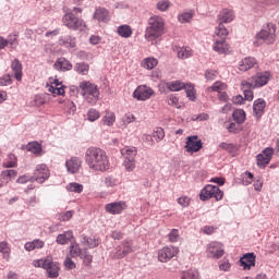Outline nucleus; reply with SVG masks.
Instances as JSON below:
<instances>
[{"instance_id":"1","label":"nucleus","mask_w":279,"mask_h":279,"mask_svg":"<svg viewBox=\"0 0 279 279\" xmlns=\"http://www.w3.org/2000/svg\"><path fill=\"white\" fill-rule=\"evenodd\" d=\"M85 162L93 171H108L110 161L101 148L89 147L85 153Z\"/></svg>"},{"instance_id":"2","label":"nucleus","mask_w":279,"mask_h":279,"mask_svg":"<svg viewBox=\"0 0 279 279\" xmlns=\"http://www.w3.org/2000/svg\"><path fill=\"white\" fill-rule=\"evenodd\" d=\"M165 34V20L161 16L153 15L148 19V26L145 31V39L148 43H154Z\"/></svg>"},{"instance_id":"3","label":"nucleus","mask_w":279,"mask_h":279,"mask_svg":"<svg viewBox=\"0 0 279 279\" xmlns=\"http://www.w3.org/2000/svg\"><path fill=\"white\" fill-rule=\"evenodd\" d=\"M78 14H82V8H73V10L68 11L63 17L62 23L68 29H72L73 32H82L84 27H86V24L84 23V20L80 19L77 16Z\"/></svg>"},{"instance_id":"4","label":"nucleus","mask_w":279,"mask_h":279,"mask_svg":"<svg viewBox=\"0 0 279 279\" xmlns=\"http://www.w3.org/2000/svg\"><path fill=\"white\" fill-rule=\"evenodd\" d=\"M80 88L82 89V95L87 104H97V99H99V89H97L95 84L90 82H82L80 83Z\"/></svg>"},{"instance_id":"5","label":"nucleus","mask_w":279,"mask_h":279,"mask_svg":"<svg viewBox=\"0 0 279 279\" xmlns=\"http://www.w3.org/2000/svg\"><path fill=\"white\" fill-rule=\"evenodd\" d=\"M271 77V74L269 72H259L248 80L243 81V86L246 88H263V86H266L268 84L269 78Z\"/></svg>"},{"instance_id":"6","label":"nucleus","mask_w":279,"mask_h":279,"mask_svg":"<svg viewBox=\"0 0 279 279\" xmlns=\"http://www.w3.org/2000/svg\"><path fill=\"white\" fill-rule=\"evenodd\" d=\"M276 24L267 23L256 34L257 40H264L266 45H274L276 43Z\"/></svg>"},{"instance_id":"7","label":"nucleus","mask_w":279,"mask_h":279,"mask_svg":"<svg viewBox=\"0 0 279 279\" xmlns=\"http://www.w3.org/2000/svg\"><path fill=\"white\" fill-rule=\"evenodd\" d=\"M216 199V202H221L223 199V191L219 186L207 184L199 193V199L202 202H207V199Z\"/></svg>"},{"instance_id":"8","label":"nucleus","mask_w":279,"mask_h":279,"mask_svg":"<svg viewBox=\"0 0 279 279\" xmlns=\"http://www.w3.org/2000/svg\"><path fill=\"white\" fill-rule=\"evenodd\" d=\"M154 95V89L147 85H140L133 92L134 99H137V101H147V99H151V96Z\"/></svg>"},{"instance_id":"9","label":"nucleus","mask_w":279,"mask_h":279,"mask_svg":"<svg viewBox=\"0 0 279 279\" xmlns=\"http://www.w3.org/2000/svg\"><path fill=\"white\" fill-rule=\"evenodd\" d=\"M226 254L223 245L220 242H211L207 245V257L219 259Z\"/></svg>"},{"instance_id":"10","label":"nucleus","mask_w":279,"mask_h":279,"mask_svg":"<svg viewBox=\"0 0 279 279\" xmlns=\"http://www.w3.org/2000/svg\"><path fill=\"white\" fill-rule=\"evenodd\" d=\"M178 252H180V248L175 246H166L158 252V260L160 263H169L171 258L178 255Z\"/></svg>"},{"instance_id":"11","label":"nucleus","mask_w":279,"mask_h":279,"mask_svg":"<svg viewBox=\"0 0 279 279\" xmlns=\"http://www.w3.org/2000/svg\"><path fill=\"white\" fill-rule=\"evenodd\" d=\"M49 168L47 165L41 163L36 166L33 179L35 182H38V184H43L46 180H49Z\"/></svg>"},{"instance_id":"12","label":"nucleus","mask_w":279,"mask_h":279,"mask_svg":"<svg viewBox=\"0 0 279 279\" xmlns=\"http://www.w3.org/2000/svg\"><path fill=\"white\" fill-rule=\"evenodd\" d=\"M274 156V148L267 147L263 150L262 154L256 156L257 167L265 169L269 162H271V158Z\"/></svg>"},{"instance_id":"13","label":"nucleus","mask_w":279,"mask_h":279,"mask_svg":"<svg viewBox=\"0 0 279 279\" xmlns=\"http://www.w3.org/2000/svg\"><path fill=\"white\" fill-rule=\"evenodd\" d=\"M125 208H128V204L124 201L109 203L105 206V210L109 215H121Z\"/></svg>"},{"instance_id":"14","label":"nucleus","mask_w":279,"mask_h":279,"mask_svg":"<svg viewBox=\"0 0 279 279\" xmlns=\"http://www.w3.org/2000/svg\"><path fill=\"white\" fill-rule=\"evenodd\" d=\"M203 145L202 140H197V135H192L186 140L185 149L187 154H195L202 149Z\"/></svg>"},{"instance_id":"15","label":"nucleus","mask_w":279,"mask_h":279,"mask_svg":"<svg viewBox=\"0 0 279 279\" xmlns=\"http://www.w3.org/2000/svg\"><path fill=\"white\" fill-rule=\"evenodd\" d=\"M65 167L68 173L75 174L82 169V158L80 157H71L65 161Z\"/></svg>"},{"instance_id":"16","label":"nucleus","mask_w":279,"mask_h":279,"mask_svg":"<svg viewBox=\"0 0 279 279\" xmlns=\"http://www.w3.org/2000/svg\"><path fill=\"white\" fill-rule=\"evenodd\" d=\"M265 108H267V102L263 98H258L254 100L253 104V117L255 119H262L263 114H265Z\"/></svg>"},{"instance_id":"17","label":"nucleus","mask_w":279,"mask_h":279,"mask_svg":"<svg viewBox=\"0 0 279 279\" xmlns=\"http://www.w3.org/2000/svg\"><path fill=\"white\" fill-rule=\"evenodd\" d=\"M44 269L47 271L48 278H58L60 276V264L58 262L47 258Z\"/></svg>"},{"instance_id":"18","label":"nucleus","mask_w":279,"mask_h":279,"mask_svg":"<svg viewBox=\"0 0 279 279\" xmlns=\"http://www.w3.org/2000/svg\"><path fill=\"white\" fill-rule=\"evenodd\" d=\"M234 19L235 15L232 9H222L217 15V23H232Z\"/></svg>"},{"instance_id":"19","label":"nucleus","mask_w":279,"mask_h":279,"mask_svg":"<svg viewBox=\"0 0 279 279\" xmlns=\"http://www.w3.org/2000/svg\"><path fill=\"white\" fill-rule=\"evenodd\" d=\"M258 65V61L254 57H246L239 62V71H250Z\"/></svg>"},{"instance_id":"20","label":"nucleus","mask_w":279,"mask_h":279,"mask_svg":"<svg viewBox=\"0 0 279 279\" xmlns=\"http://www.w3.org/2000/svg\"><path fill=\"white\" fill-rule=\"evenodd\" d=\"M240 265L243 269H252L256 266V255L254 253H247L242 258H240Z\"/></svg>"},{"instance_id":"21","label":"nucleus","mask_w":279,"mask_h":279,"mask_svg":"<svg viewBox=\"0 0 279 279\" xmlns=\"http://www.w3.org/2000/svg\"><path fill=\"white\" fill-rule=\"evenodd\" d=\"M53 69H56V71L66 72L73 69V64L71 63V61L66 60V58L61 57L54 62Z\"/></svg>"},{"instance_id":"22","label":"nucleus","mask_w":279,"mask_h":279,"mask_svg":"<svg viewBox=\"0 0 279 279\" xmlns=\"http://www.w3.org/2000/svg\"><path fill=\"white\" fill-rule=\"evenodd\" d=\"M213 49L217 53L226 54L230 52V45L228 41H226V39H218L214 43Z\"/></svg>"},{"instance_id":"23","label":"nucleus","mask_w":279,"mask_h":279,"mask_svg":"<svg viewBox=\"0 0 279 279\" xmlns=\"http://www.w3.org/2000/svg\"><path fill=\"white\" fill-rule=\"evenodd\" d=\"M131 252H132V246L130 245V243H125L116 248V252L113 253V258H117V259L125 258V256H128V254H130Z\"/></svg>"},{"instance_id":"24","label":"nucleus","mask_w":279,"mask_h":279,"mask_svg":"<svg viewBox=\"0 0 279 279\" xmlns=\"http://www.w3.org/2000/svg\"><path fill=\"white\" fill-rule=\"evenodd\" d=\"M59 45L62 47H66V49H75L77 45V39L71 35L61 36L59 38Z\"/></svg>"},{"instance_id":"25","label":"nucleus","mask_w":279,"mask_h":279,"mask_svg":"<svg viewBox=\"0 0 279 279\" xmlns=\"http://www.w3.org/2000/svg\"><path fill=\"white\" fill-rule=\"evenodd\" d=\"M11 69L14 73V77L17 82H21L23 80V64L19 59H14L11 62Z\"/></svg>"},{"instance_id":"26","label":"nucleus","mask_w":279,"mask_h":279,"mask_svg":"<svg viewBox=\"0 0 279 279\" xmlns=\"http://www.w3.org/2000/svg\"><path fill=\"white\" fill-rule=\"evenodd\" d=\"M124 159H136L138 150L134 146H125L120 150Z\"/></svg>"},{"instance_id":"27","label":"nucleus","mask_w":279,"mask_h":279,"mask_svg":"<svg viewBox=\"0 0 279 279\" xmlns=\"http://www.w3.org/2000/svg\"><path fill=\"white\" fill-rule=\"evenodd\" d=\"M117 121V116L112 111H106L102 117L100 123L101 125H107L108 128H112Z\"/></svg>"},{"instance_id":"28","label":"nucleus","mask_w":279,"mask_h":279,"mask_svg":"<svg viewBox=\"0 0 279 279\" xmlns=\"http://www.w3.org/2000/svg\"><path fill=\"white\" fill-rule=\"evenodd\" d=\"M177 54L179 60H189V58H193V49L191 47H178Z\"/></svg>"},{"instance_id":"29","label":"nucleus","mask_w":279,"mask_h":279,"mask_svg":"<svg viewBox=\"0 0 279 279\" xmlns=\"http://www.w3.org/2000/svg\"><path fill=\"white\" fill-rule=\"evenodd\" d=\"M185 83L181 81H171L166 83V88L171 93H180V90H184Z\"/></svg>"},{"instance_id":"30","label":"nucleus","mask_w":279,"mask_h":279,"mask_svg":"<svg viewBox=\"0 0 279 279\" xmlns=\"http://www.w3.org/2000/svg\"><path fill=\"white\" fill-rule=\"evenodd\" d=\"M71 239H73V231H64L57 235L56 242L58 245H69Z\"/></svg>"},{"instance_id":"31","label":"nucleus","mask_w":279,"mask_h":279,"mask_svg":"<svg viewBox=\"0 0 279 279\" xmlns=\"http://www.w3.org/2000/svg\"><path fill=\"white\" fill-rule=\"evenodd\" d=\"M81 243L84 245V247H89V250H93L99 245V240L82 235Z\"/></svg>"},{"instance_id":"32","label":"nucleus","mask_w":279,"mask_h":279,"mask_svg":"<svg viewBox=\"0 0 279 279\" xmlns=\"http://www.w3.org/2000/svg\"><path fill=\"white\" fill-rule=\"evenodd\" d=\"M118 35L121 36V38H131L132 37V27L128 24L120 25L117 29Z\"/></svg>"},{"instance_id":"33","label":"nucleus","mask_w":279,"mask_h":279,"mask_svg":"<svg viewBox=\"0 0 279 279\" xmlns=\"http://www.w3.org/2000/svg\"><path fill=\"white\" fill-rule=\"evenodd\" d=\"M215 34L218 36V38L226 40V38H228L230 32L228 31L226 25H223L222 23H218V25L215 28Z\"/></svg>"},{"instance_id":"34","label":"nucleus","mask_w":279,"mask_h":279,"mask_svg":"<svg viewBox=\"0 0 279 279\" xmlns=\"http://www.w3.org/2000/svg\"><path fill=\"white\" fill-rule=\"evenodd\" d=\"M94 19H96V21H102V23L108 22V10H106L105 8L96 9L94 13Z\"/></svg>"},{"instance_id":"35","label":"nucleus","mask_w":279,"mask_h":279,"mask_svg":"<svg viewBox=\"0 0 279 279\" xmlns=\"http://www.w3.org/2000/svg\"><path fill=\"white\" fill-rule=\"evenodd\" d=\"M74 71L80 75H88V71H90V66L88 63L78 62L74 65Z\"/></svg>"},{"instance_id":"36","label":"nucleus","mask_w":279,"mask_h":279,"mask_svg":"<svg viewBox=\"0 0 279 279\" xmlns=\"http://www.w3.org/2000/svg\"><path fill=\"white\" fill-rule=\"evenodd\" d=\"M82 254H84V251H82V248H80V244H77L76 242H71L70 256L72 258H77V256L81 257Z\"/></svg>"},{"instance_id":"37","label":"nucleus","mask_w":279,"mask_h":279,"mask_svg":"<svg viewBox=\"0 0 279 279\" xmlns=\"http://www.w3.org/2000/svg\"><path fill=\"white\" fill-rule=\"evenodd\" d=\"M232 117L238 125L245 123V111L243 109L234 110Z\"/></svg>"},{"instance_id":"38","label":"nucleus","mask_w":279,"mask_h":279,"mask_svg":"<svg viewBox=\"0 0 279 279\" xmlns=\"http://www.w3.org/2000/svg\"><path fill=\"white\" fill-rule=\"evenodd\" d=\"M66 191L70 193H82V191H84V185L77 182H72L66 185Z\"/></svg>"},{"instance_id":"39","label":"nucleus","mask_w":279,"mask_h":279,"mask_svg":"<svg viewBox=\"0 0 279 279\" xmlns=\"http://www.w3.org/2000/svg\"><path fill=\"white\" fill-rule=\"evenodd\" d=\"M255 87H245L243 85V81L241 82V89L244 93V98L246 99V101H252L254 99V90Z\"/></svg>"},{"instance_id":"40","label":"nucleus","mask_w":279,"mask_h":279,"mask_svg":"<svg viewBox=\"0 0 279 279\" xmlns=\"http://www.w3.org/2000/svg\"><path fill=\"white\" fill-rule=\"evenodd\" d=\"M181 279H199V272L195 269L185 270L181 274Z\"/></svg>"},{"instance_id":"41","label":"nucleus","mask_w":279,"mask_h":279,"mask_svg":"<svg viewBox=\"0 0 279 279\" xmlns=\"http://www.w3.org/2000/svg\"><path fill=\"white\" fill-rule=\"evenodd\" d=\"M16 165V155L9 154L7 161L3 162L4 169H13Z\"/></svg>"},{"instance_id":"42","label":"nucleus","mask_w":279,"mask_h":279,"mask_svg":"<svg viewBox=\"0 0 279 279\" xmlns=\"http://www.w3.org/2000/svg\"><path fill=\"white\" fill-rule=\"evenodd\" d=\"M208 93H221V90H226V85L222 82H215L213 86L207 88Z\"/></svg>"},{"instance_id":"43","label":"nucleus","mask_w":279,"mask_h":279,"mask_svg":"<svg viewBox=\"0 0 279 279\" xmlns=\"http://www.w3.org/2000/svg\"><path fill=\"white\" fill-rule=\"evenodd\" d=\"M27 151L38 155L43 151V146L38 142H32L27 145Z\"/></svg>"},{"instance_id":"44","label":"nucleus","mask_w":279,"mask_h":279,"mask_svg":"<svg viewBox=\"0 0 279 279\" xmlns=\"http://www.w3.org/2000/svg\"><path fill=\"white\" fill-rule=\"evenodd\" d=\"M157 65H158V60L151 57L146 58L143 63L144 69H147L148 71H151V69H154Z\"/></svg>"},{"instance_id":"45","label":"nucleus","mask_w":279,"mask_h":279,"mask_svg":"<svg viewBox=\"0 0 279 279\" xmlns=\"http://www.w3.org/2000/svg\"><path fill=\"white\" fill-rule=\"evenodd\" d=\"M123 167L129 173L136 169V159H124Z\"/></svg>"},{"instance_id":"46","label":"nucleus","mask_w":279,"mask_h":279,"mask_svg":"<svg viewBox=\"0 0 279 279\" xmlns=\"http://www.w3.org/2000/svg\"><path fill=\"white\" fill-rule=\"evenodd\" d=\"M80 258L83 260L86 267H90V265L93 264V255H90V253H88V251L86 250H83V253L80 256Z\"/></svg>"},{"instance_id":"47","label":"nucleus","mask_w":279,"mask_h":279,"mask_svg":"<svg viewBox=\"0 0 279 279\" xmlns=\"http://www.w3.org/2000/svg\"><path fill=\"white\" fill-rule=\"evenodd\" d=\"M0 253L3 254V258L10 260V246H8V242H0Z\"/></svg>"},{"instance_id":"48","label":"nucleus","mask_w":279,"mask_h":279,"mask_svg":"<svg viewBox=\"0 0 279 279\" xmlns=\"http://www.w3.org/2000/svg\"><path fill=\"white\" fill-rule=\"evenodd\" d=\"M99 117V111H97L96 109L92 108L87 111V121H89L90 123H95V121H97Z\"/></svg>"},{"instance_id":"49","label":"nucleus","mask_w":279,"mask_h":279,"mask_svg":"<svg viewBox=\"0 0 279 279\" xmlns=\"http://www.w3.org/2000/svg\"><path fill=\"white\" fill-rule=\"evenodd\" d=\"M170 243H178L180 241V231L178 229H172L168 234Z\"/></svg>"},{"instance_id":"50","label":"nucleus","mask_w":279,"mask_h":279,"mask_svg":"<svg viewBox=\"0 0 279 279\" xmlns=\"http://www.w3.org/2000/svg\"><path fill=\"white\" fill-rule=\"evenodd\" d=\"M179 23H191V20L193 19V13L191 12H184L181 13L179 16Z\"/></svg>"},{"instance_id":"51","label":"nucleus","mask_w":279,"mask_h":279,"mask_svg":"<svg viewBox=\"0 0 279 279\" xmlns=\"http://www.w3.org/2000/svg\"><path fill=\"white\" fill-rule=\"evenodd\" d=\"M27 182H36L34 175L24 174L17 179V184H27Z\"/></svg>"},{"instance_id":"52","label":"nucleus","mask_w":279,"mask_h":279,"mask_svg":"<svg viewBox=\"0 0 279 279\" xmlns=\"http://www.w3.org/2000/svg\"><path fill=\"white\" fill-rule=\"evenodd\" d=\"M65 109L68 110L69 114H75V111L77 110V107L75 106V102L71 100L65 101Z\"/></svg>"},{"instance_id":"53","label":"nucleus","mask_w":279,"mask_h":279,"mask_svg":"<svg viewBox=\"0 0 279 279\" xmlns=\"http://www.w3.org/2000/svg\"><path fill=\"white\" fill-rule=\"evenodd\" d=\"M219 148L225 149V151H229V154H232V151H234V145L232 143L222 142L219 144Z\"/></svg>"},{"instance_id":"54","label":"nucleus","mask_w":279,"mask_h":279,"mask_svg":"<svg viewBox=\"0 0 279 279\" xmlns=\"http://www.w3.org/2000/svg\"><path fill=\"white\" fill-rule=\"evenodd\" d=\"M154 138H156L157 143H160V141L165 138V130H162V128L157 129L154 132Z\"/></svg>"},{"instance_id":"55","label":"nucleus","mask_w":279,"mask_h":279,"mask_svg":"<svg viewBox=\"0 0 279 279\" xmlns=\"http://www.w3.org/2000/svg\"><path fill=\"white\" fill-rule=\"evenodd\" d=\"M178 204L182 206V208H186L191 204V198L187 196H181L178 199Z\"/></svg>"},{"instance_id":"56","label":"nucleus","mask_w":279,"mask_h":279,"mask_svg":"<svg viewBox=\"0 0 279 279\" xmlns=\"http://www.w3.org/2000/svg\"><path fill=\"white\" fill-rule=\"evenodd\" d=\"M157 9L160 10V12H167L169 10V1L168 0H161L157 3Z\"/></svg>"},{"instance_id":"57","label":"nucleus","mask_w":279,"mask_h":279,"mask_svg":"<svg viewBox=\"0 0 279 279\" xmlns=\"http://www.w3.org/2000/svg\"><path fill=\"white\" fill-rule=\"evenodd\" d=\"M230 267H232V265L228 259H222L219 264L220 271H230Z\"/></svg>"},{"instance_id":"58","label":"nucleus","mask_w":279,"mask_h":279,"mask_svg":"<svg viewBox=\"0 0 279 279\" xmlns=\"http://www.w3.org/2000/svg\"><path fill=\"white\" fill-rule=\"evenodd\" d=\"M35 106H45L47 104V98L44 95H36L34 98Z\"/></svg>"},{"instance_id":"59","label":"nucleus","mask_w":279,"mask_h":279,"mask_svg":"<svg viewBox=\"0 0 279 279\" xmlns=\"http://www.w3.org/2000/svg\"><path fill=\"white\" fill-rule=\"evenodd\" d=\"M10 84H12V77L10 74L0 77V86H10Z\"/></svg>"},{"instance_id":"60","label":"nucleus","mask_w":279,"mask_h":279,"mask_svg":"<svg viewBox=\"0 0 279 279\" xmlns=\"http://www.w3.org/2000/svg\"><path fill=\"white\" fill-rule=\"evenodd\" d=\"M217 77V72L215 70H207L205 72V78L207 82H213Z\"/></svg>"},{"instance_id":"61","label":"nucleus","mask_w":279,"mask_h":279,"mask_svg":"<svg viewBox=\"0 0 279 279\" xmlns=\"http://www.w3.org/2000/svg\"><path fill=\"white\" fill-rule=\"evenodd\" d=\"M73 218V210H68L60 214V219L62 221H70Z\"/></svg>"},{"instance_id":"62","label":"nucleus","mask_w":279,"mask_h":279,"mask_svg":"<svg viewBox=\"0 0 279 279\" xmlns=\"http://www.w3.org/2000/svg\"><path fill=\"white\" fill-rule=\"evenodd\" d=\"M64 267L66 269H75L76 265H75V262H73V259H71V257H66L64 260Z\"/></svg>"},{"instance_id":"63","label":"nucleus","mask_w":279,"mask_h":279,"mask_svg":"<svg viewBox=\"0 0 279 279\" xmlns=\"http://www.w3.org/2000/svg\"><path fill=\"white\" fill-rule=\"evenodd\" d=\"M105 184H106V186H109L112 189L113 186H117V180L112 177H107L105 179Z\"/></svg>"},{"instance_id":"64","label":"nucleus","mask_w":279,"mask_h":279,"mask_svg":"<svg viewBox=\"0 0 279 279\" xmlns=\"http://www.w3.org/2000/svg\"><path fill=\"white\" fill-rule=\"evenodd\" d=\"M34 267H41V269H45L47 265V258L46 259H36L33 262Z\"/></svg>"}]
</instances>
